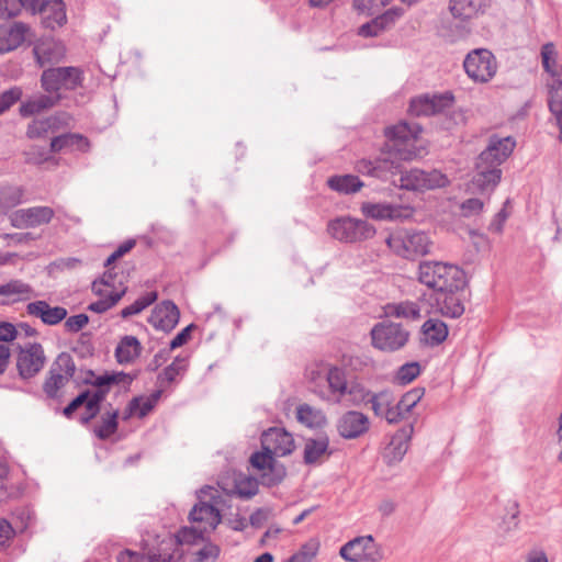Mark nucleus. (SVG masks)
<instances>
[{
	"label": "nucleus",
	"instance_id": "nucleus-1",
	"mask_svg": "<svg viewBox=\"0 0 562 562\" xmlns=\"http://www.w3.org/2000/svg\"><path fill=\"white\" fill-rule=\"evenodd\" d=\"M422 131L419 124L405 121L386 127L384 134L389 142L387 150L382 151L381 156L374 160L361 159L358 161V171L386 180L390 172H395L394 170L401 167L402 161H409L419 156L420 150L417 148L416 142Z\"/></svg>",
	"mask_w": 562,
	"mask_h": 562
},
{
	"label": "nucleus",
	"instance_id": "nucleus-2",
	"mask_svg": "<svg viewBox=\"0 0 562 562\" xmlns=\"http://www.w3.org/2000/svg\"><path fill=\"white\" fill-rule=\"evenodd\" d=\"M418 280L437 293L463 290L465 274L458 266L441 261H423L418 267Z\"/></svg>",
	"mask_w": 562,
	"mask_h": 562
},
{
	"label": "nucleus",
	"instance_id": "nucleus-3",
	"mask_svg": "<svg viewBox=\"0 0 562 562\" xmlns=\"http://www.w3.org/2000/svg\"><path fill=\"white\" fill-rule=\"evenodd\" d=\"M401 168L402 166L397 170H394L395 172H390L386 179L390 180L392 177L398 175V180H392V182L401 189L423 192L445 188L450 183L447 175L437 169L425 171L415 168L404 172Z\"/></svg>",
	"mask_w": 562,
	"mask_h": 562
},
{
	"label": "nucleus",
	"instance_id": "nucleus-4",
	"mask_svg": "<svg viewBox=\"0 0 562 562\" xmlns=\"http://www.w3.org/2000/svg\"><path fill=\"white\" fill-rule=\"evenodd\" d=\"M386 244L391 250L405 259L425 256L429 254L431 247V240L426 233L407 229L391 234Z\"/></svg>",
	"mask_w": 562,
	"mask_h": 562
},
{
	"label": "nucleus",
	"instance_id": "nucleus-5",
	"mask_svg": "<svg viewBox=\"0 0 562 562\" xmlns=\"http://www.w3.org/2000/svg\"><path fill=\"white\" fill-rule=\"evenodd\" d=\"M76 363L68 352H60L52 362L43 383V392L48 398L58 400L61 390L75 376Z\"/></svg>",
	"mask_w": 562,
	"mask_h": 562
},
{
	"label": "nucleus",
	"instance_id": "nucleus-6",
	"mask_svg": "<svg viewBox=\"0 0 562 562\" xmlns=\"http://www.w3.org/2000/svg\"><path fill=\"white\" fill-rule=\"evenodd\" d=\"M92 291L100 299L90 303L88 310L102 314L116 305L126 293L127 286L122 281L116 282V274L108 270L99 281H93Z\"/></svg>",
	"mask_w": 562,
	"mask_h": 562
},
{
	"label": "nucleus",
	"instance_id": "nucleus-7",
	"mask_svg": "<svg viewBox=\"0 0 562 562\" xmlns=\"http://www.w3.org/2000/svg\"><path fill=\"white\" fill-rule=\"evenodd\" d=\"M370 336L375 349L394 352L406 346L411 334L398 323L382 321L372 327Z\"/></svg>",
	"mask_w": 562,
	"mask_h": 562
},
{
	"label": "nucleus",
	"instance_id": "nucleus-8",
	"mask_svg": "<svg viewBox=\"0 0 562 562\" xmlns=\"http://www.w3.org/2000/svg\"><path fill=\"white\" fill-rule=\"evenodd\" d=\"M463 68L473 82L487 83L495 77L498 64L491 50L475 48L467 54Z\"/></svg>",
	"mask_w": 562,
	"mask_h": 562
},
{
	"label": "nucleus",
	"instance_id": "nucleus-9",
	"mask_svg": "<svg viewBox=\"0 0 562 562\" xmlns=\"http://www.w3.org/2000/svg\"><path fill=\"white\" fill-rule=\"evenodd\" d=\"M328 234L342 243H357L374 236L375 229L368 222L352 217H337L327 225Z\"/></svg>",
	"mask_w": 562,
	"mask_h": 562
},
{
	"label": "nucleus",
	"instance_id": "nucleus-10",
	"mask_svg": "<svg viewBox=\"0 0 562 562\" xmlns=\"http://www.w3.org/2000/svg\"><path fill=\"white\" fill-rule=\"evenodd\" d=\"M339 555L347 562H380L384 557L371 535L349 540L340 548Z\"/></svg>",
	"mask_w": 562,
	"mask_h": 562
},
{
	"label": "nucleus",
	"instance_id": "nucleus-11",
	"mask_svg": "<svg viewBox=\"0 0 562 562\" xmlns=\"http://www.w3.org/2000/svg\"><path fill=\"white\" fill-rule=\"evenodd\" d=\"M82 71L77 67L48 68L41 76L42 88L47 93L59 94L60 89L75 90L81 86Z\"/></svg>",
	"mask_w": 562,
	"mask_h": 562
},
{
	"label": "nucleus",
	"instance_id": "nucleus-12",
	"mask_svg": "<svg viewBox=\"0 0 562 562\" xmlns=\"http://www.w3.org/2000/svg\"><path fill=\"white\" fill-rule=\"evenodd\" d=\"M46 355L40 342H27L19 348L16 370L19 376L29 380L37 375L46 363Z\"/></svg>",
	"mask_w": 562,
	"mask_h": 562
},
{
	"label": "nucleus",
	"instance_id": "nucleus-13",
	"mask_svg": "<svg viewBox=\"0 0 562 562\" xmlns=\"http://www.w3.org/2000/svg\"><path fill=\"white\" fill-rule=\"evenodd\" d=\"M454 95L447 91L440 94H424L412 99L409 113L414 116H431L442 113L453 106Z\"/></svg>",
	"mask_w": 562,
	"mask_h": 562
},
{
	"label": "nucleus",
	"instance_id": "nucleus-14",
	"mask_svg": "<svg viewBox=\"0 0 562 562\" xmlns=\"http://www.w3.org/2000/svg\"><path fill=\"white\" fill-rule=\"evenodd\" d=\"M502 179V170L488 161L476 159L475 172L469 184L472 193L491 194Z\"/></svg>",
	"mask_w": 562,
	"mask_h": 562
},
{
	"label": "nucleus",
	"instance_id": "nucleus-15",
	"mask_svg": "<svg viewBox=\"0 0 562 562\" xmlns=\"http://www.w3.org/2000/svg\"><path fill=\"white\" fill-rule=\"evenodd\" d=\"M325 376L328 384V391L315 385L313 392L322 401L340 403L346 397V390L350 382L347 379L346 371L340 367L331 366L328 368Z\"/></svg>",
	"mask_w": 562,
	"mask_h": 562
},
{
	"label": "nucleus",
	"instance_id": "nucleus-16",
	"mask_svg": "<svg viewBox=\"0 0 562 562\" xmlns=\"http://www.w3.org/2000/svg\"><path fill=\"white\" fill-rule=\"evenodd\" d=\"M54 214V210L49 206H32L14 211L9 220L15 228H29L48 224Z\"/></svg>",
	"mask_w": 562,
	"mask_h": 562
},
{
	"label": "nucleus",
	"instance_id": "nucleus-17",
	"mask_svg": "<svg viewBox=\"0 0 562 562\" xmlns=\"http://www.w3.org/2000/svg\"><path fill=\"white\" fill-rule=\"evenodd\" d=\"M250 464L261 472L263 484L269 486L279 483L285 474L284 468L277 464L276 456L263 449L250 457Z\"/></svg>",
	"mask_w": 562,
	"mask_h": 562
},
{
	"label": "nucleus",
	"instance_id": "nucleus-18",
	"mask_svg": "<svg viewBox=\"0 0 562 562\" xmlns=\"http://www.w3.org/2000/svg\"><path fill=\"white\" fill-rule=\"evenodd\" d=\"M261 448L276 457L291 454L295 448L293 436L283 428L272 427L263 431Z\"/></svg>",
	"mask_w": 562,
	"mask_h": 562
},
{
	"label": "nucleus",
	"instance_id": "nucleus-19",
	"mask_svg": "<svg viewBox=\"0 0 562 562\" xmlns=\"http://www.w3.org/2000/svg\"><path fill=\"white\" fill-rule=\"evenodd\" d=\"M361 211L367 217L374 220L403 221L414 215L413 207L391 203H362Z\"/></svg>",
	"mask_w": 562,
	"mask_h": 562
},
{
	"label": "nucleus",
	"instance_id": "nucleus-20",
	"mask_svg": "<svg viewBox=\"0 0 562 562\" xmlns=\"http://www.w3.org/2000/svg\"><path fill=\"white\" fill-rule=\"evenodd\" d=\"M370 428L369 417L358 411L344 413L337 422V431L344 439H356L364 435Z\"/></svg>",
	"mask_w": 562,
	"mask_h": 562
},
{
	"label": "nucleus",
	"instance_id": "nucleus-21",
	"mask_svg": "<svg viewBox=\"0 0 562 562\" xmlns=\"http://www.w3.org/2000/svg\"><path fill=\"white\" fill-rule=\"evenodd\" d=\"M516 142L513 137H490L487 147L479 155L481 160L488 161L495 166H501L513 153Z\"/></svg>",
	"mask_w": 562,
	"mask_h": 562
},
{
	"label": "nucleus",
	"instance_id": "nucleus-22",
	"mask_svg": "<svg viewBox=\"0 0 562 562\" xmlns=\"http://www.w3.org/2000/svg\"><path fill=\"white\" fill-rule=\"evenodd\" d=\"M180 312L171 301H164L151 311L148 322L157 329L169 333L178 324Z\"/></svg>",
	"mask_w": 562,
	"mask_h": 562
},
{
	"label": "nucleus",
	"instance_id": "nucleus-23",
	"mask_svg": "<svg viewBox=\"0 0 562 562\" xmlns=\"http://www.w3.org/2000/svg\"><path fill=\"white\" fill-rule=\"evenodd\" d=\"M461 290L445 291L437 293L435 297V308L443 317L459 318L464 313V304Z\"/></svg>",
	"mask_w": 562,
	"mask_h": 562
},
{
	"label": "nucleus",
	"instance_id": "nucleus-24",
	"mask_svg": "<svg viewBox=\"0 0 562 562\" xmlns=\"http://www.w3.org/2000/svg\"><path fill=\"white\" fill-rule=\"evenodd\" d=\"M191 524L198 525L205 533L212 532L221 522L218 509L207 502H200L190 512Z\"/></svg>",
	"mask_w": 562,
	"mask_h": 562
},
{
	"label": "nucleus",
	"instance_id": "nucleus-25",
	"mask_svg": "<svg viewBox=\"0 0 562 562\" xmlns=\"http://www.w3.org/2000/svg\"><path fill=\"white\" fill-rule=\"evenodd\" d=\"M42 24L49 30L61 27L67 22L66 5L63 0H45L37 9Z\"/></svg>",
	"mask_w": 562,
	"mask_h": 562
},
{
	"label": "nucleus",
	"instance_id": "nucleus-26",
	"mask_svg": "<svg viewBox=\"0 0 562 562\" xmlns=\"http://www.w3.org/2000/svg\"><path fill=\"white\" fill-rule=\"evenodd\" d=\"M29 26L22 22L0 25V54L11 52L25 41Z\"/></svg>",
	"mask_w": 562,
	"mask_h": 562
},
{
	"label": "nucleus",
	"instance_id": "nucleus-27",
	"mask_svg": "<svg viewBox=\"0 0 562 562\" xmlns=\"http://www.w3.org/2000/svg\"><path fill=\"white\" fill-rule=\"evenodd\" d=\"M27 314L41 318L49 326L59 324L67 317V310L63 306H50L46 301H35L26 305Z\"/></svg>",
	"mask_w": 562,
	"mask_h": 562
},
{
	"label": "nucleus",
	"instance_id": "nucleus-28",
	"mask_svg": "<svg viewBox=\"0 0 562 562\" xmlns=\"http://www.w3.org/2000/svg\"><path fill=\"white\" fill-rule=\"evenodd\" d=\"M414 428L412 425L398 429L391 438L385 450L389 463L400 462L406 454Z\"/></svg>",
	"mask_w": 562,
	"mask_h": 562
},
{
	"label": "nucleus",
	"instance_id": "nucleus-29",
	"mask_svg": "<svg viewBox=\"0 0 562 562\" xmlns=\"http://www.w3.org/2000/svg\"><path fill=\"white\" fill-rule=\"evenodd\" d=\"M404 11L401 8H391L384 13L375 16L371 22H368L359 27V35L364 37L378 36L381 32L389 29L397 19L403 15Z\"/></svg>",
	"mask_w": 562,
	"mask_h": 562
},
{
	"label": "nucleus",
	"instance_id": "nucleus-30",
	"mask_svg": "<svg viewBox=\"0 0 562 562\" xmlns=\"http://www.w3.org/2000/svg\"><path fill=\"white\" fill-rule=\"evenodd\" d=\"M36 61L41 67L46 64L57 61L65 53V48L60 42L52 38H41L33 48Z\"/></svg>",
	"mask_w": 562,
	"mask_h": 562
},
{
	"label": "nucleus",
	"instance_id": "nucleus-31",
	"mask_svg": "<svg viewBox=\"0 0 562 562\" xmlns=\"http://www.w3.org/2000/svg\"><path fill=\"white\" fill-rule=\"evenodd\" d=\"M33 295L31 285L21 280H11L0 285V304L9 305L19 301L29 300Z\"/></svg>",
	"mask_w": 562,
	"mask_h": 562
},
{
	"label": "nucleus",
	"instance_id": "nucleus-32",
	"mask_svg": "<svg viewBox=\"0 0 562 562\" xmlns=\"http://www.w3.org/2000/svg\"><path fill=\"white\" fill-rule=\"evenodd\" d=\"M383 312L389 318H403L407 321H417L422 316L419 305L413 301L387 303L384 305Z\"/></svg>",
	"mask_w": 562,
	"mask_h": 562
},
{
	"label": "nucleus",
	"instance_id": "nucleus-33",
	"mask_svg": "<svg viewBox=\"0 0 562 562\" xmlns=\"http://www.w3.org/2000/svg\"><path fill=\"white\" fill-rule=\"evenodd\" d=\"M59 100L60 94H38L27 100L26 102H23L19 111L22 116L27 117L53 108Z\"/></svg>",
	"mask_w": 562,
	"mask_h": 562
},
{
	"label": "nucleus",
	"instance_id": "nucleus-34",
	"mask_svg": "<svg viewBox=\"0 0 562 562\" xmlns=\"http://www.w3.org/2000/svg\"><path fill=\"white\" fill-rule=\"evenodd\" d=\"M89 140L80 134H63L56 136L50 142V151L57 153L63 149L87 151L89 149Z\"/></svg>",
	"mask_w": 562,
	"mask_h": 562
},
{
	"label": "nucleus",
	"instance_id": "nucleus-35",
	"mask_svg": "<svg viewBox=\"0 0 562 562\" xmlns=\"http://www.w3.org/2000/svg\"><path fill=\"white\" fill-rule=\"evenodd\" d=\"M296 419L308 428H321L327 424L325 413L310 404H300L296 407Z\"/></svg>",
	"mask_w": 562,
	"mask_h": 562
},
{
	"label": "nucleus",
	"instance_id": "nucleus-36",
	"mask_svg": "<svg viewBox=\"0 0 562 562\" xmlns=\"http://www.w3.org/2000/svg\"><path fill=\"white\" fill-rule=\"evenodd\" d=\"M422 334L427 345L438 346L446 340L448 326L438 318H429L423 324Z\"/></svg>",
	"mask_w": 562,
	"mask_h": 562
},
{
	"label": "nucleus",
	"instance_id": "nucleus-37",
	"mask_svg": "<svg viewBox=\"0 0 562 562\" xmlns=\"http://www.w3.org/2000/svg\"><path fill=\"white\" fill-rule=\"evenodd\" d=\"M486 5V0H450V11L454 18L470 20Z\"/></svg>",
	"mask_w": 562,
	"mask_h": 562
},
{
	"label": "nucleus",
	"instance_id": "nucleus-38",
	"mask_svg": "<svg viewBox=\"0 0 562 562\" xmlns=\"http://www.w3.org/2000/svg\"><path fill=\"white\" fill-rule=\"evenodd\" d=\"M142 346L134 336H124L115 348V357L119 363H131L139 357Z\"/></svg>",
	"mask_w": 562,
	"mask_h": 562
},
{
	"label": "nucleus",
	"instance_id": "nucleus-39",
	"mask_svg": "<svg viewBox=\"0 0 562 562\" xmlns=\"http://www.w3.org/2000/svg\"><path fill=\"white\" fill-rule=\"evenodd\" d=\"M162 391L157 390L154 393H151L149 396L146 397H135L133 398L127 406V415L124 418H128L130 416H137L139 418L145 417L148 415L151 409L156 406L158 403Z\"/></svg>",
	"mask_w": 562,
	"mask_h": 562
},
{
	"label": "nucleus",
	"instance_id": "nucleus-40",
	"mask_svg": "<svg viewBox=\"0 0 562 562\" xmlns=\"http://www.w3.org/2000/svg\"><path fill=\"white\" fill-rule=\"evenodd\" d=\"M548 106L551 114L562 113V71L547 77Z\"/></svg>",
	"mask_w": 562,
	"mask_h": 562
},
{
	"label": "nucleus",
	"instance_id": "nucleus-41",
	"mask_svg": "<svg viewBox=\"0 0 562 562\" xmlns=\"http://www.w3.org/2000/svg\"><path fill=\"white\" fill-rule=\"evenodd\" d=\"M59 119L54 115L35 119L29 124L26 136L31 139L43 138L49 133H55L59 128Z\"/></svg>",
	"mask_w": 562,
	"mask_h": 562
},
{
	"label": "nucleus",
	"instance_id": "nucleus-42",
	"mask_svg": "<svg viewBox=\"0 0 562 562\" xmlns=\"http://www.w3.org/2000/svg\"><path fill=\"white\" fill-rule=\"evenodd\" d=\"M136 374H130L124 372H116L112 374H105L95 376L92 371H87V376L82 378V382L92 385H110V384H123L130 385Z\"/></svg>",
	"mask_w": 562,
	"mask_h": 562
},
{
	"label": "nucleus",
	"instance_id": "nucleus-43",
	"mask_svg": "<svg viewBox=\"0 0 562 562\" xmlns=\"http://www.w3.org/2000/svg\"><path fill=\"white\" fill-rule=\"evenodd\" d=\"M329 439L326 436L318 438H310L304 446V462L306 464H314L327 452Z\"/></svg>",
	"mask_w": 562,
	"mask_h": 562
},
{
	"label": "nucleus",
	"instance_id": "nucleus-44",
	"mask_svg": "<svg viewBox=\"0 0 562 562\" xmlns=\"http://www.w3.org/2000/svg\"><path fill=\"white\" fill-rule=\"evenodd\" d=\"M328 187L337 191L339 193L350 194L359 191L363 183L359 180L357 176L353 175H342V176H334L327 180Z\"/></svg>",
	"mask_w": 562,
	"mask_h": 562
},
{
	"label": "nucleus",
	"instance_id": "nucleus-45",
	"mask_svg": "<svg viewBox=\"0 0 562 562\" xmlns=\"http://www.w3.org/2000/svg\"><path fill=\"white\" fill-rule=\"evenodd\" d=\"M541 64L548 77L562 72V65L558 61V52L553 43L542 45Z\"/></svg>",
	"mask_w": 562,
	"mask_h": 562
},
{
	"label": "nucleus",
	"instance_id": "nucleus-46",
	"mask_svg": "<svg viewBox=\"0 0 562 562\" xmlns=\"http://www.w3.org/2000/svg\"><path fill=\"white\" fill-rule=\"evenodd\" d=\"M188 368L187 358L177 357L175 360L166 367L162 372L158 374V381L162 385L165 383H172L177 376L183 374Z\"/></svg>",
	"mask_w": 562,
	"mask_h": 562
},
{
	"label": "nucleus",
	"instance_id": "nucleus-47",
	"mask_svg": "<svg viewBox=\"0 0 562 562\" xmlns=\"http://www.w3.org/2000/svg\"><path fill=\"white\" fill-rule=\"evenodd\" d=\"M319 547V541L312 538L303 543L299 551L291 555L286 562H315Z\"/></svg>",
	"mask_w": 562,
	"mask_h": 562
},
{
	"label": "nucleus",
	"instance_id": "nucleus-48",
	"mask_svg": "<svg viewBox=\"0 0 562 562\" xmlns=\"http://www.w3.org/2000/svg\"><path fill=\"white\" fill-rule=\"evenodd\" d=\"M258 492L257 480L249 476H239L235 480L234 488L229 492L239 498L248 499Z\"/></svg>",
	"mask_w": 562,
	"mask_h": 562
},
{
	"label": "nucleus",
	"instance_id": "nucleus-49",
	"mask_svg": "<svg viewBox=\"0 0 562 562\" xmlns=\"http://www.w3.org/2000/svg\"><path fill=\"white\" fill-rule=\"evenodd\" d=\"M204 531L195 524H192L191 527H182L175 538L169 540V543L172 544H191L195 543L198 540L203 539Z\"/></svg>",
	"mask_w": 562,
	"mask_h": 562
},
{
	"label": "nucleus",
	"instance_id": "nucleus-50",
	"mask_svg": "<svg viewBox=\"0 0 562 562\" xmlns=\"http://www.w3.org/2000/svg\"><path fill=\"white\" fill-rule=\"evenodd\" d=\"M117 411L106 413L101 417L100 425L95 427V436L100 439L110 438L117 429Z\"/></svg>",
	"mask_w": 562,
	"mask_h": 562
},
{
	"label": "nucleus",
	"instance_id": "nucleus-51",
	"mask_svg": "<svg viewBox=\"0 0 562 562\" xmlns=\"http://www.w3.org/2000/svg\"><path fill=\"white\" fill-rule=\"evenodd\" d=\"M157 300L156 292H148L145 295L138 297L134 303L124 307L121 311L122 318H128L133 315L139 314L149 305H151Z\"/></svg>",
	"mask_w": 562,
	"mask_h": 562
},
{
	"label": "nucleus",
	"instance_id": "nucleus-52",
	"mask_svg": "<svg viewBox=\"0 0 562 562\" xmlns=\"http://www.w3.org/2000/svg\"><path fill=\"white\" fill-rule=\"evenodd\" d=\"M394 397L390 391H381L379 393H372L369 403L374 414L382 417L386 409L393 404Z\"/></svg>",
	"mask_w": 562,
	"mask_h": 562
},
{
	"label": "nucleus",
	"instance_id": "nucleus-53",
	"mask_svg": "<svg viewBox=\"0 0 562 562\" xmlns=\"http://www.w3.org/2000/svg\"><path fill=\"white\" fill-rule=\"evenodd\" d=\"M346 391V396H349V400L353 405L369 403L372 395L364 385L357 381H350Z\"/></svg>",
	"mask_w": 562,
	"mask_h": 562
},
{
	"label": "nucleus",
	"instance_id": "nucleus-54",
	"mask_svg": "<svg viewBox=\"0 0 562 562\" xmlns=\"http://www.w3.org/2000/svg\"><path fill=\"white\" fill-rule=\"evenodd\" d=\"M420 374V364L416 361L401 366L395 379L400 384H408Z\"/></svg>",
	"mask_w": 562,
	"mask_h": 562
},
{
	"label": "nucleus",
	"instance_id": "nucleus-55",
	"mask_svg": "<svg viewBox=\"0 0 562 562\" xmlns=\"http://www.w3.org/2000/svg\"><path fill=\"white\" fill-rule=\"evenodd\" d=\"M351 371L364 372L373 369L374 361L368 355L351 356L346 362Z\"/></svg>",
	"mask_w": 562,
	"mask_h": 562
},
{
	"label": "nucleus",
	"instance_id": "nucleus-56",
	"mask_svg": "<svg viewBox=\"0 0 562 562\" xmlns=\"http://www.w3.org/2000/svg\"><path fill=\"white\" fill-rule=\"evenodd\" d=\"M22 97V90L19 87L10 88L0 93V115L8 111Z\"/></svg>",
	"mask_w": 562,
	"mask_h": 562
},
{
	"label": "nucleus",
	"instance_id": "nucleus-57",
	"mask_svg": "<svg viewBox=\"0 0 562 562\" xmlns=\"http://www.w3.org/2000/svg\"><path fill=\"white\" fill-rule=\"evenodd\" d=\"M24 191L22 188H10L1 192L0 202L5 207H14L23 202Z\"/></svg>",
	"mask_w": 562,
	"mask_h": 562
},
{
	"label": "nucleus",
	"instance_id": "nucleus-58",
	"mask_svg": "<svg viewBox=\"0 0 562 562\" xmlns=\"http://www.w3.org/2000/svg\"><path fill=\"white\" fill-rule=\"evenodd\" d=\"M23 9L21 0H0V19L16 16Z\"/></svg>",
	"mask_w": 562,
	"mask_h": 562
},
{
	"label": "nucleus",
	"instance_id": "nucleus-59",
	"mask_svg": "<svg viewBox=\"0 0 562 562\" xmlns=\"http://www.w3.org/2000/svg\"><path fill=\"white\" fill-rule=\"evenodd\" d=\"M88 322L89 317L86 314H77L66 319L65 328L69 333H78L88 324Z\"/></svg>",
	"mask_w": 562,
	"mask_h": 562
},
{
	"label": "nucleus",
	"instance_id": "nucleus-60",
	"mask_svg": "<svg viewBox=\"0 0 562 562\" xmlns=\"http://www.w3.org/2000/svg\"><path fill=\"white\" fill-rule=\"evenodd\" d=\"M48 159V153L42 147H32L25 151V161L29 164L41 165Z\"/></svg>",
	"mask_w": 562,
	"mask_h": 562
},
{
	"label": "nucleus",
	"instance_id": "nucleus-61",
	"mask_svg": "<svg viewBox=\"0 0 562 562\" xmlns=\"http://www.w3.org/2000/svg\"><path fill=\"white\" fill-rule=\"evenodd\" d=\"M484 202L476 198H471L462 202L461 211L464 216H472L483 211Z\"/></svg>",
	"mask_w": 562,
	"mask_h": 562
},
{
	"label": "nucleus",
	"instance_id": "nucleus-62",
	"mask_svg": "<svg viewBox=\"0 0 562 562\" xmlns=\"http://www.w3.org/2000/svg\"><path fill=\"white\" fill-rule=\"evenodd\" d=\"M423 395L424 391L420 389L411 390L401 397L402 406H404V408H407V411L411 412L422 400Z\"/></svg>",
	"mask_w": 562,
	"mask_h": 562
},
{
	"label": "nucleus",
	"instance_id": "nucleus-63",
	"mask_svg": "<svg viewBox=\"0 0 562 562\" xmlns=\"http://www.w3.org/2000/svg\"><path fill=\"white\" fill-rule=\"evenodd\" d=\"M135 246V241L133 239H128L126 241H124L123 244H121L116 250H114L109 257L108 259L105 260V266H110L111 263H113L115 260H117L119 258L123 257L125 254H127L130 250L133 249V247Z\"/></svg>",
	"mask_w": 562,
	"mask_h": 562
},
{
	"label": "nucleus",
	"instance_id": "nucleus-64",
	"mask_svg": "<svg viewBox=\"0 0 562 562\" xmlns=\"http://www.w3.org/2000/svg\"><path fill=\"white\" fill-rule=\"evenodd\" d=\"M220 554V548L213 543H206L203 548H201L196 552V558L199 562H204L206 560H215Z\"/></svg>",
	"mask_w": 562,
	"mask_h": 562
}]
</instances>
